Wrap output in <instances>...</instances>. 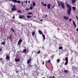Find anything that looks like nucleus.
<instances>
[{
	"label": "nucleus",
	"instance_id": "obj_12",
	"mask_svg": "<svg viewBox=\"0 0 78 78\" xmlns=\"http://www.w3.org/2000/svg\"><path fill=\"white\" fill-rule=\"evenodd\" d=\"M42 36L43 37V40H45V35L43 34H42Z\"/></svg>",
	"mask_w": 78,
	"mask_h": 78
},
{
	"label": "nucleus",
	"instance_id": "obj_19",
	"mask_svg": "<svg viewBox=\"0 0 78 78\" xmlns=\"http://www.w3.org/2000/svg\"><path fill=\"white\" fill-rule=\"evenodd\" d=\"M72 9L74 11H75V10H76V7H73Z\"/></svg>",
	"mask_w": 78,
	"mask_h": 78
},
{
	"label": "nucleus",
	"instance_id": "obj_49",
	"mask_svg": "<svg viewBox=\"0 0 78 78\" xmlns=\"http://www.w3.org/2000/svg\"><path fill=\"white\" fill-rule=\"evenodd\" d=\"M8 39H9V36H7V40H8Z\"/></svg>",
	"mask_w": 78,
	"mask_h": 78
},
{
	"label": "nucleus",
	"instance_id": "obj_36",
	"mask_svg": "<svg viewBox=\"0 0 78 78\" xmlns=\"http://www.w3.org/2000/svg\"><path fill=\"white\" fill-rule=\"evenodd\" d=\"M41 53V51L39 50L37 52V54H39Z\"/></svg>",
	"mask_w": 78,
	"mask_h": 78
},
{
	"label": "nucleus",
	"instance_id": "obj_18",
	"mask_svg": "<svg viewBox=\"0 0 78 78\" xmlns=\"http://www.w3.org/2000/svg\"><path fill=\"white\" fill-rule=\"evenodd\" d=\"M68 63H69V62H68V61H66V62H65L64 64V65H67V64H68Z\"/></svg>",
	"mask_w": 78,
	"mask_h": 78
},
{
	"label": "nucleus",
	"instance_id": "obj_42",
	"mask_svg": "<svg viewBox=\"0 0 78 78\" xmlns=\"http://www.w3.org/2000/svg\"><path fill=\"white\" fill-rule=\"evenodd\" d=\"M51 61L50 60H49L48 61V62H50Z\"/></svg>",
	"mask_w": 78,
	"mask_h": 78
},
{
	"label": "nucleus",
	"instance_id": "obj_61",
	"mask_svg": "<svg viewBox=\"0 0 78 78\" xmlns=\"http://www.w3.org/2000/svg\"><path fill=\"white\" fill-rule=\"evenodd\" d=\"M43 20H41L40 21L42 22V21Z\"/></svg>",
	"mask_w": 78,
	"mask_h": 78
},
{
	"label": "nucleus",
	"instance_id": "obj_55",
	"mask_svg": "<svg viewBox=\"0 0 78 78\" xmlns=\"http://www.w3.org/2000/svg\"><path fill=\"white\" fill-rule=\"evenodd\" d=\"M19 72L18 71H16V73H18Z\"/></svg>",
	"mask_w": 78,
	"mask_h": 78
},
{
	"label": "nucleus",
	"instance_id": "obj_58",
	"mask_svg": "<svg viewBox=\"0 0 78 78\" xmlns=\"http://www.w3.org/2000/svg\"><path fill=\"white\" fill-rule=\"evenodd\" d=\"M77 31H78V28L76 29Z\"/></svg>",
	"mask_w": 78,
	"mask_h": 78
},
{
	"label": "nucleus",
	"instance_id": "obj_4",
	"mask_svg": "<svg viewBox=\"0 0 78 78\" xmlns=\"http://www.w3.org/2000/svg\"><path fill=\"white\" fill-rule=\"evenodd\" d=\"M60 5L63 9H64V8H65V6H64V4L62 3V2H61Z\"/></svg>",
	"mask_w": 78,
	"mask_h": 78
},
{
	"label": "nucleus",
	"instance_id": "obj_24",
	"mask_svg": "<svg viewBox=\"0 0 78 78\" xmlns=\"http://www.w3.org/2000/svg\"><path fill=\"white\" fill-rule=\"evenodd\" d=\"M0 61L2 62V63H3V59L2 58H0Z\"/></svg>",
	"mask_w": 78,
	"mask_h": 78
},
{
	"label": "nucleus",
	"instance_id": "obj_64",
	"mask_svg": "<svg viewBox=\"0 0 78 78\" xmlns=\"http://www.w3.org/2000/svg\"><path fill=\"white\" fill-rule=\"evenodd\" d=\"M29 51V50L28 49L27 51Z\"/></svg>",
	"mask_w": 78,
	"mask_h": 78
},
{
	"label": "nucleus",
	"instance_id": "obj_41",
	"mask_svg": "<svg viewBox=\"0 0 78 78\" xmlns=\"http://www.w3.org/2000/svg\"><path fill=\"white\" fill-rule=\"evenodd\" d=\"M1 51H2V48H0V52Z\"/></svg>",
	"mask_w": 78,
	"mask_h": 78
},
{
	"label": "nucleus",
	"instance_id": "obj_63",
	"mask_svg": "<svg viewBox=\"0 0 78 78\" xmlns=\"http://www.w3.org/2000/svg\"><path fill=\"white\" fill-rule=\"evenodd\" d=\"M49 78H51V77H49Z\"/></svg>",
	"mask_w": 78,
	"mask_h": 78
},
{
	"label": "nucleus",
	"instance_id": "obj_20",
	"mask_svg": "<svg viewBox=\"0 0 78 78\" xmlns=\"http://www.w3.org/2000/svg\"><path fill=\"white\" fill-rule=\"evenodd\" d=\"M68 70H64V73H67L68 72Z\"/></svg>",
	"mask_w": 78,
	"mask_h": 78
},
{
	"label": "nucleus",
	"instance_id": "obj_48",
	"mask_svg": "<svg viewBox=\"0 0 78 78\" xmlns=\"http://www.w3.org/2000/svg\"><path fill=\"white\" fill-rule=\"evenodd\" d=\"M42 64L43 65H44V62L43 61V62H42Z\"/></svg>",
	"mask_w": 78,
	"mask_h": 78
},
{
	"label": "nucleus",
	"instance_id": "obj_59",
	"mask_svg": "<svg viewBox=\"0 0 78 78\" xmlns=\"http://www.w3.org/2000/svg\"><path fill=\"white\" fill-rule=\"evenodd\" d=\"M24 19L25 20H27V18H26L25 17V18H24Z\"/></svg>",
	"mask_w": 78,
	"mask_h": 78
},
{
	"label": "nucleus",
	"instance_id": "obj_9",
	"mask_svg": "<svg viewBox=\"0 0 78 78\" xmlns=\"http://www.w3.org/2000/svg\"><path fill=\"white\" fill-rule=\"evenodd\" d=\"M38 33L40 34H43V33L41 30H38Z\"/></svg>",
	"mask_w": 78,
	"mask_h": 78
},
{
	"label": "nucleus",
	"instance_id": "obj_11",
	"mask_svg": "<svg viewBox=\"0 0 78 78\" xmlns=\"http://www.w3.org/2000/svg\"><path fill=\"white\" fill-rule=\"evenodd\" d=\"M5 58L6 59H10L9 56L8 55H7Z\"/></svg>",
	"mask_w": 78,
	"mask_h": 78
},
{
	"label": "nucleus",
	"instance_id": "obj_34",
	"mask_svg": "<svg viewBox=\"0 0 78 78\" xmlns=\"http://www.w3.org/2000/svg\"><path fill=\"white\" fill-rule=\"evenodd\" d=\"M9 39L10 40H11V36L10 35L9 37Z\"/></svg>",
	"mask_w": 78,
	"mask_h": 78
},
{
	"label": "nucleus",
	"instance_id": "obj_33",
	"mask_svg": "<svg viewBox=\"0 0 78 78\" xmlns=\"http://www.w3.org/2000/svg\"><path fill=\"white\" fill-rule=\"evenodd\" d=\"M34 66L35 67V68H36V67H37V65L36 64H35Z\"/></svg>",
	"mask_w": 78,
	"mask_h": 78
},
{
	"label": "nucleus",
	"instance_id": "obj_2",
	"mask_svg": "<svg viewBox=\"0 0 78 78\" xmlns=\"http://www.w3.org/2000/svg\"><path fill=\"white\" fill-rule=\"evenodd\" d=\"M12 2H14V3H18L20 4V1H19V0H12Z\"/></svg>",
	"mask_w": 78,
	"mask_h": 78
},
{
	"label": "nucleus",
	"instance_id": "obj_51",
	"mask_svg": "<svg viewBox=\"0 0 78 78\" xmlns=\"http://www.w3.org/2000/svg\"><path fill=\"white\" fill-rule=\"evenodd\" d=\"M46 17H47V15H45V17L46 18Z\"/></svg>",
	"mask_w": 78,
	"mask_h": 78
},
{
	"label": "nucleus",
	"instance_id": "obj_31",
	"mask_svg": "<svg viewBox=\"0 0 78 78\" xmlns=\"http://www.w3.org/2000/svg\"><path fill=\"white\" fill-rule=\"evenodd\" d=\"M28 14H29V15H31L32 14V12H29Z\"/></svg>",
	"mask_w": 78,
	"mask_h": 78
},
{
	"label": "nucleus",
	"instance_id": "obj_57",
	"mask_svg": "<svg viewBox=\"0 0 78 78\" xmlns=\"http://www.w3.org/2000/svg\"><path fill=\"white\" fill-rule=\"evenodd\" d=\"M41 4H42V5H43V4H44V2H42Z\"/></svg>",
	"mask_w": 78,
	"mask_h": 78
},
{
	"label": "nucleus",
	"instance_id": "obj_10",
	"mask_svg": "<svg viewBox=\"0 0 78 78\" xmlns=\"http://www.w3.org/2000/svg\"><path fill=\"white\" fill-rule=\"evenodd\" d=\"M73 25H74V27H76V23H75V21H73Z\"/></svg>",
	"mask_w": 78,
	"mask_h": 78
},
{
	"label": "nucleus",
	"instance_id": "obj_52",
	"mask_svg": "<svg viewBox=\"0 0 78 78\" xmlns=\"http://www.w3.org/2000/svg\"><path fill=\"white\" fill-rule=\"evenodd\" d=\"M22 5H23V2H22Z\"/></svg>",
	"mask_w": 78,
	"mask_h": 78
},
{
	"label": "nucleus",
	"instance_id": "obj_3",
	"mask_svg": "<svg viewBox=\"0 0 78 78\" xmlns=\"http://www.w3.org/2000/svg\"><path fill=\"white\" fill-rule=\"evenodd\" d=\"M23 41V40H22V39H20L18 41V45H20L21 43L22 42V41Z\"/></svg>",
	"mask_w": 78,
	"mask_h": 78
},
{
	"label": "nucleus",
	"instance_id": "obj_28",
	"mask_svg": "<svg viewBox=\"0 0 78 78\" xmlns=\"http://www.w3.org/2000/svg\"><path fill=\"white\" fill-rule=\"evenodd\" d=\"M12 7H13V8H16V5H13V6L12 5Z\"/></svg>",
	"mask_w": 78,
	"mask_h": 78
},
{
	"label": "nucleus",
	"instance_id": "obj_21",
	"mask_svg": "<svg viewBox=\"0 0 78 78\" xmlns=\"http://www.w3.org/2000/svg\"><path fill=\"white\" fill-rule=\"evenodd\" d=\"M57 3L59 6L60 7L61 6V5L60 4L59 2L57 1Z\"/></svg>",
	"mask_w": 78,
	"mask_h": 78
},
{
	"label": "nucleus",
	"instance_id": "obj_35",
	"mask_svg": "<svg viewBox=\"0 0 78 78\" xmlns=\"http://www.w3.org/2000/svg\"><path fill=\"white\" fill-rule=\"evenodd\" d=\"M18 13H20V14H21V11L20 10H18Z\"/></svg>",
	"mask_w": 78,
	"mask_h": 78
},
{
	"label": "nucleus",
	"instance_id": "obj_32",
	"mask_svg": "<svg viewBox=\"0 0 78 78\" xmlns=\"http://www.w3.org/2000/svg\"><path fill=\"white\" fill-rule=\"evenodd\" d=\"M76 70H77V69H74V70H73V71L74 72H75Z\"/></svg>",
	"mask_w": 78,
	"mask_h": 78
},
{
	"label": "nucleus",
	"instance_id": "obj_30",
	"mask_svg": "<svg viewBox=\"0 0 78 78\" xmlns=\"http://www.w3.org/2000/svg\"><path fill=\"white\" fill-rule=\"evenodd\" d=\"M60 61V59H58L57 60V62H59Z\"/></svg>",
	"mask_w": 78,
	"mask_h": 78
},
{
	"label": "nucleus",
	"instance_id": "obj_15",
	"mask_svg": "<svg viewBox=\"0 0 78 78\" xmlns=\"http://www.w3.org/2000/svg\"><path fill=\"white\" fill-rule=\"evenodd\" d=\"M72 2L73 4H74V3L76 2V0H72Z\"/></svg>",
	"mask_w": 78,
	"mask_h": 78
},
{
	"label": "nucleus",
	"instance_id": "obj_54",
	"mask_svg": "<svg viewBox=\"0 0 78 78\" xmlns=\"http://www.w3.org/2000/svg\"><path fill=\"white\" fill-rule=\"evenodd\" d=\"M52 78H55V76H52Z\"/></svg>",
	"mask_w": 78,
	"mask_h": 78
},
{
	"label": "nucleus",
	"instance_id": "obj_46",
	"mask_svg": "<svg viewBox=\"0 0 78 78\" xmlns=\"http://www.w3.org/2000/svg\"><path fill=\"white\" fill-rule=\"evenodd\" d=\"M22 17H24V18H25V16L23 15H22Z\"/></svg>",
	"mask_w": 78,
	"mask_h": 78
},
{
	"label": "nucleus",
	"instance_id": "obj_17",
	"mask_svg": "<svg viewBox=\"0 0 78 78\" xmlns=\"http://www.w3.org/2000/svg\"><path fill=\"white\" fill-rule=\"evenodd\" d=\"M16 8H12V11H16Z\"/></svg>",
	"mask_w": 78,
	"mask_h": 78
},
{
	"label": "nucleus",
	"instance_id": "obj_29",
	"mask_svg": "<svg viewBox=\"0 0 78 78\" xmlns=\"http://www.w3.org/2000/svg\"><path fill=\"white\" fill-rule=\"evenodd\" d=\"M33 7H30V10H32V9H33Z\"/></svg>",
	"mask_w": 78,
	"mask_h": 78
},
{
	"label": "nucleus",
	"instance_id": "obj_38",
	"mask_svg": "<svg viewBox=\"0 0 78 78\" xmlns=\"http://www.w3.org/2000/svg\"><path fill=\"white\" fill-rule=\"evenodd\" d=\"M19 17L20 19H23V17H22V16H20Z\"/></svg>",
	"mask_w": 78,
	"mask_h": 78
},
{
	"label": "nucleus",
	"instance_id": "obj_27",
	"mask_svg": "<svg viewBox=\"0 0 78 78\" xmlns=\"http://www.w3.org/2000/svg\"><path fill=\"white\" fill-rule=\"evenodd\" d=\"M32 36H34L35 34V33H34V32H33L32 33Z\"/></svg>",
	"mask_w": 78,
	"mask_h": 78
},
{
	"label": "nucleus",
	"instance_id": "obj_5",
	"mask_svg": "<svg viewBox=\"0 0 78 78\" xmlns=\"http://www.w3.org/2000/svg\"><path fill=\"white\" fill-rule=\"evenodd\" d=\"M31 62V58H30L27 62V64H30Z\"/></svg>",
	"mask_w": 78,
	"mask_h": 78
},
{
	"label": "nucleus",
	"instance_id": "obj_53",
	"mask_svg": "<svg viewBox=\"0 0 78 78\" xmlns=\"http://www.w3.org/2000/svg\"><path fill=\"white\" fill-rule=\"evenodd\" d=\"M73 57H72V58H71V60H72H72H73Z\"/></svg>",
	"mask_w": 78,
	"mask_h": 78
},
{
	"label": "nucleus",
	"instance_id": "obj_16",
	"mask_svg": "<svg viewBox=\"0 0 78 78\" xmlns=\"http://www.w3.org/2000/svg\"><path fill=\"white\" fill-rule=\"evenodd\" d=\"M36 5V3H35V2H33V7H34L35 6V5Z\"/></svg>",
	"mask_w": 78,
	"mask_h": 78
},
{
	"label": "nucleus",
	"instance_id": "obj_56",
	"mask_svg": "<svg viewBox=\"0 0 78 78\" xmlns=\"http://www.w3.org/2000/svg\"><path fill=\"white\" fill-rule=\"evenodd\" d=\"M28 2L29 3H30V1H28Z\"/></svg>",
	"mask_w": 78,
	"mask_h": 78
},
{
	"label": "nucleus",
	"instance_id": "obj_39",
	"mask_svg": "<svg viewBox=\"0 0 78 78\" xmlns=\"http://www.w3.org/2000/svg\"><path fill=\"white\" fill-rule=\"evenodd\" d=\"M43 6H44L46 7L47 6V4H44V5H43Z\"/></svg>",
	"mask_w": 78,
	"mask_h": 78
},
{
	"label": "nucleus",
	"instance_id": "obj_13",
	"mask_svg": "<svg viewBox=\"0 0 78 78\" xmlns=\"http://www.w3.org/2000/svg\"><path fill=\"white\" fill-rule=\"evenodd\" d=\"M11 31H12L13 33H15V30H14L12 28H11Z\"/></svg>",
	"mask_w": 78,
	"mask_h": 78
},
{
	"label": "nucleus",
	"instance_id": "obj_25",
	"mask_svg": "<svg viewBox=\"0 0 78 78\" xmlns=\"http://www.w3.org/2000/svg\"><path fill=\"white\" fill-rule=\"evenodd\" d=\"M65 60L66 61H68V58L66 57L65 58Z\"/></svg>",
	"mask_w": 78,
	"mask_h": 78
},
{
	"label": "nucleus",
	"instance_id": "obj_44",
	"mask_svg": "<svg viewBox=\"0 0 78 78\" xmlns=\"http://www.w3.org/2000/svg\"><path fill=\"white\" fill-rule=\"evenodd\" d=\"M55 5H54L52 7V8H55Z\"/></svg>",
	"mask_w": 78,
	"mask_h": 78
},
{
	"label": "nucleus",
	"instance_id": "obj_62",
	"mask_svg": "<svg viewBox=\"0 0 78 78\" xmlns=\"http://www.w3.org/2000/svg\"><path fill=\"white\" fill-rule=\"evenodd\" d=\"M38 68H37V70H38Z\"/></svg>",
	"mask_w": 78,
	"mask_h": 78
},
{
	"label": "nucleus",
	"instance_id": "obj_23",
	"mask_svg": "<svg viewBox=\"0 0 78 78\" xmlns=\"http://www.w3.org/2000/svg\"><path fill=\"white\" fill-rule=\"evenodd\" d=\"M29 69L30 68V67H32V66H31V64H29Z\"/></svg>",
	"mask_w": 78,
	"mask_h": 78
},
{
	"label": "nucleus",
	"instance_id": "obj_50",
	"mask_svg": "<svg viewBox=\"0 0 78 78\" xmlns=\"http://www.w3.org/2000/svg\"><path fill=\"white\" fill-rule=\"evenodd\" d=\"M15 16L14 15V16L12 17V19H14V17H15Z\"/></svg>",
	"mask_w": 78,
	"mask_h": 78
},
{
	"label": "nucleus",
	"instance_id": "obj_60",
	"mask_svg": "<svg viewBox=\"0 0 78 78\" xmlns=\"http://www.w3.org/2000/svg\"><path fill=\"white\" fill-rule=\"evenodd\" d=\"M35 53H37V52L35 51Z\"/></svg>",
	"mask_w": 78,
	"mask_h": 78
},
{
	"label": "nucleus",
	"instance_id": "obj_14",
	"mask_svg": "<svg viewBox=\"0 0 78 78\" xmlns=\"http://www.w3.org/2000/svg\"><path fill=\"white\" fill-rule=\"evenodd\" d=\"M26 51H27V49H24L23 50V51L21 52V53H25V52H26Z\"/></svg>",
	"mask_w": 78,
	"mask_h": 78
},
{
	"label": "nucleus",
	"instance_id": "obj_6",
	"mask_svg": "<svg viewBox=\"0 0 78 78\" xmlns=\"http://www.w3.org/2000/svg\"><path fill=\"white\" fill-rule=\"evenodd\" d=\"M15 60L16 61V62H19L20 61V58H17V59L16 58H15Z\"/></svg>",
	"mask_w": 78,
	"mask_h": 78
},
{
	"label": "nucleus",
	"instance_id": "obj_40",
	"mask_svg": "<svg viewBox=\"0 0 78 78\" xmlns=\"http://www.w3.org/2000/svg\"><path fill=\"white\" fill-rule=\"evenodd\" d=\"M26 10V11H29V9L27 8Z\"/></svg>",
	"mask_w": 78,
	"mask_h": 78
},
{
	"label": "nucleus",
	"instance_id": "obj_8",
	"mask_svg": "<svg viewBox=\"0 0 78 78\" xmlns=\"http://www.w3.org/2000/svg\"><path fill=\"white\" fill-rule=\"evenodd\" d=\"M48 9H50V7H51V4H49L48 5Z\"/></svg>",
	"mask_w": 78,
	"mask_h": 78
},
{
	"label": "nucleus",
	"instance_id": "obj_22",
	"mask_svg": "<svg viewBox=\"0 0 78 78\" xmlns=\"http://www.w3.org/2000/svg\"><path fill=\"white\" fill-rule=\"evenodd\" d=\"M58 48H59V49H60V50H62V48H63V47H59Z\"/></svg>",
	"mask_w": 78,
	"mask_h": 78
},
{
	"label": "nucleus",
	"instance_id": "obj_45",
	"mask_svg": "<svg viewBox=\"0 0 78 78\" xmlns=\"http://www.w3.org/2000/svg\"><path fill=\"white\" fill-rule=\"evenodd\" d=\"M71 20H72V19L71 18H70L69 20V22H71Z\"/></svg>",
	"mask_w": 78,
	"mask_h": 78
},
{
	"label": "nucleus",
	"instance_id": "obj_37",
	"mask_svg": "<svg viewBox=\"0 0 78 78\" xmlns=\"http://www.w3.org/2000/svg\"><path fill=\"white\" fill-rule=\"evenodd\" d=\"M2 45H4L5 44V42H2Z\"/></svg>",
	"mask_w": 78,
	"mask_h": 78
},
{
	"label": "nucleus",
	"instance_id": "obj_7",
	"mask_svg": "<svg viewBox=\"0 0 78 78\" xmlns=\"http://www.w3.org/2000/svg\"><path fill=\"white\" fill-rule=\"evenodd\" d=\"M64 19H65V20H68L69 19V17L67 16H65L63 17Z\"/></svg>",
	"mask_w": 78,
	"mask_h": 78
},
{
	"label": "nucleus",
	"instance_id": "obj_1",
	"mask_svg": "<svg viewBox=\"0 0 78 78\" xmlns=\"http://www.w3.org/2000/svg\"><path fill=\"white\" fill-rule=\"evenodd\" d=\"M67 7H68L67 9H68L67 10V13L68 15L70 16V12H71V11H72V8H71V6L69 5V4H67L66 5Z\"/></svg>",
	"mask_w": 78,
	"mask_h": 78
},
{
	"label": "nucleus",
	"instance_id": "obj_26",
	"mask_svg": "<svg viewBox=\"0 0 78 78\" xmlns=\"http://www.w3.org/2000/svg\"><path fill=\"white\" fill-rule=\"evenodd\" d=\"M31 16H30L29 15H27V18H31Z\"/></svg>",
	"mask_w": 78,
	"mask_h": 78
},
{
	"label": "nucleus",
	"instance_id": "obj_43",
	"mask_svg": "<svg viewBox=\"0 0 78 78\" xmlns=\"http://www.w3.org/2000/svg\"><path fill=\"white\" fill-rule=\"evenodd\" d=\"M26 4H27V3H28V1H27V0H26Z\"/></svg>",
	"mask_w": 78,
	"mask_h": 78
},
{
	"label": "nucleus",
	"instance_id": "obj_47",
	"mask_svg": "<svg viewBox=\"0 0 78 78\" xmlns=\"http://www.w3.org/2000/svg\"><path fill=\"white\" fill-rule=\"evenodd\" d=\"M76 18L77 19H78V16H76Z\"/></svg>",
	"mask_w": 78,
	"mask_h": 78
}]
</instances>
